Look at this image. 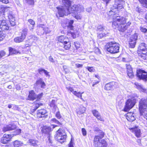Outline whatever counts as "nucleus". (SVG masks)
Wrapping results in <instances>:
<instances>
[{"label": "nucleus", "mask_w": 147, "mask_h": 147, "mask_svg": "<svg viewBox=\"0 0 147 147\" xmlns=\"http://www.w3.org/2000/svg\"><path fill=\"white\" fill-rule=\"evenodd\" d=\"M62 3L65 7H56L60 17L67 15L70 13V11H75L80 12L83 11L84 7L82 5L78 4L71 5V2L69 0H63Z\"/></svg>", "instance_id": "obj_1"}, {"label": "nucleus", "mask_w": 147, "mask_h": 147, "mask_svg": "<svg viewBox=\"0 0 147 147\" xmlns=\"http://www.w3.org/2000/svg\"><path fill=\"white\" fill-rule=\"evenodd\" d=\"M9 8L3 7L0 8V17L7 18L9 20L10 24L12 26L15 25V20L12 11L9 9Z\"/></svg>", "instance_id": "obj_2"}, {"label": "nucleus", "mask_w": 147, "mask_h": 147, "mask_svg": "<svg viewBox=\"0 0 147 147\" xmlns=\"http://www.w3.org/2000/svg\"><path fill=\"white\" fill-rule=\"evenodd\" d=\"M110 11L108 13V14L110 16H113V22H112V26L115 29L116 28H117L121 25V24H124L125 23L126 21L125 18L122 17H121L118 16H116V14H117L118 12L117 13L115 12L114 13H111L109 14Z\"/></svg>", "instance_id": "obj_3"}, {"label": "nucleus", "mask_w": 147, "mask_h": 147, "mask_svg": "<svg viewBox=\"0 0 147 147\" xmlns=\"http://www.w3.org/2000/svg\"><path fill=\"white\" fill-rule=\"evenodd\" d=\"M139 107L141 115L144 117L147 113V99L142 98L139 102Z\"/></svg>", "instance_id": "obj_4"}, {"label": "nucleus", "mask_w": 147, "mask_h": 147, "mask_svg": "<svg viewBox=\"0 0 147 147\" xmlns=\"http://www.w3.org/2000/svg\"><path fill=\"white\" fill-rule=\"evenodd\" d=\"M107 50L111 53H115L119 52V45L114 42H109L107 45Z\"/></svg>", "instance_id": "obj_5"}, {"label": "nucleus", "mask_w": 147, "mask_h": 147, "mask_svg": "<svg viewBox=\"0 0 147 147\" xmlns=\"http://www.w3.org/2000/svg\"><path fill=\"white\" fill-rule=\"evenodd\" d=\"M123 0H115L114 4L110 11L109 14H110L111 13L113 12V13L115 12L117 13L118 12V11L122 9L123 8V5L124 3Z\"/></svg>", "instance_id": "obj_6"}, {"label": "nucleus", "mask_w": 147, "mask_h": 147, "mask_svg": "<svg viewBox=\"0 0 147 147\" xmlns=\"http://www.w3.org/2000/svg\"><path fill=\"white\" fill-rule=\"evenodd\" d=\"M28 31V30L26 28L24 29L21 32V36L16 37L14 38V41L16 43H20L23 42L26 37Z\"/></svg>", "instance_id": "obj_7"}, {"label": "nucleus", "mask_w": 147, "mask_h": 147, "mask_svg": "<svg viewBox=\"0 0 147 147\" xmlns=\"http://www.w3.org/2000/svg\"><path fill=\"white\" fill-rule=\"evenodd\" d=\"M134 98L135 97L133 98ZM136 101L135 98H133L132 99H128L126 102L124 108V111H127L131 109L135 105Z\"/></svg>", "instance_id": "obj_8"}, {"label": "nucleus", "mask_w": 147, "mask_h": 147, "mask_svg": "<svg viewBox=\"0 0 147 147\" xmlns=\"http://www.w3.org/2000/svg\"><path fill=\"white\" fill-rule=\"evenodd\" d=\"M52 129L50 126H45L44 127L42 130L43 133L45 134H46L48 135L47 138L50 144L49 145H51V144H52V141L51 139L52 137L51 136V134H50L51 131L52 130Z\"/></svg>", "instance_id": "obj_9"}, {"label": "nucleus", "mask_w": 147, "mask_h": 147, "mask_svg": "<svg viewBox=\"0 0 147 147\" xmlns=\"http://www.w3.org/2000/svg\"><path fill=\"white\" fill-rule=\"evenodd\" d=\"M137 75L139 79H142L145 82L147 81V73L145 71L139 69L137 72Z\"/></svg>", "instance_id": "obj_10"}, {"label": "nucleus", "mask_w": 147, "mask_h": 147, "mask_svg": "<svg viewBox=\"0 0 147 147\" xmlns=\"http://www.w3.org/2000/svg\"><path fill=\"white\" fill-rule=\"evenodd\" d=\"M138 37V34L136 33L130 37L129 43L130 47L133 48L135 47Z\"/></svg>", "instance_id": "obj_11"}, {"label": "nucleus", "mask_w": 147, "mask_h": 147, "mask_svg": "<svg viewBox=\"0 0 147 147\" xmlns=\"http://www.w3.org/2000/svg\"><path fill=\"white\" fill-rule=\"evenodd\" d=\"M118 84L114 82H112L107 84L105 86V89L107 90H110L111 89L117 87Z\"/></svg>", "instance_id": "obj_12"}, {"label": "nucleus", "mask_w": 147, "mask_h": 147, "mask_svg": "<svg viewBox=\"0 0 147 147\" xmlns=\"http://www.w3.org/2000/svg\"><path fill=\"white\" fill-rule=\"evenodd\" d=\"M46 111L42 109L37 111L36 116L37 118H45L47 116Z\"/></svg>", "instance_id": "obj_13"}, {"label": "nucleus", "mask_w": 147, "mask_h": 147, "mask_svg": "<svg viewBox=\"0 0 147 147\" xmlns=\"http://www.w3.org/2000/svg\"><path fill=\"white\" fill-rule=\"evenodd\" d=\"M63 48L66 50H68L71 46V43L69 42V40L67 37L64 36L63 42Z\"/></svg>", "instance_id": "obj_14"}, {"label": "nucleus", "mask_w": 147, "mask_h": 147, "mask_svg": "<svg viewBox=\"0 0 147 147\" xmlns=\"http://www.w3.org/2000/svg\"><path fill=\"white\" fill-rule=\"evenodd\" d=\"M35 85L36 86H40L41 88H45L46 86V84L43 81L42 78H38L36 81Z\"/></svg>", "instance_id": "obj_15"}, {"label": "nucleus", "mask_w": 147, "mask_h": 147, "mask_svg": "<svg viewBox=\"0 0 147 147\" xmlns=\"http://www.w3.org/2000/svg\"><path fill=\"white\" fill-rule=\"evenodd\" d=\"M130 129L132 132L134 134L135 136L137 138L140 136L141 134L140 130L138 127H136L134 128H131Z\"/></svg>", "instance_id": "obj_16"}, {"label": "nucleus", "mask_w": 147, "mask_h": 147, "mask_svg": "<svg viewBox=\"0 0 147 147\" xmlns=\"http://www.w3.org/2000/svg\"><path fill=\"white\" fill-rule=\"evenodd\" d=\"M42 105V104L40 103L38 101H36V102H34L32 108L31 109V114H32V113H33L39 106Z\"/></svg>", "instance_id": "obj_17"}, {"label": "nucleus", "mask_w": 147, "mask_h": 147, "mask_svg": "<svg viewBox=\"0 0 147 147\" xmlns=\"http://www.w3.org/2000/svg\"><path fill=\"white\" fill-rule=\"evenodd\" d=\"M16 127V125L14 124H10L4 127L3 129V131L5 132L7 131L13 130Z\"/></svg>", "instance_id": "obj_18"}, {"label": "nucleus", "mask_w": 147, "mask_h": 147, "mask_svg": "<svg viewBox=\"0 0 147 147\" xmlns=\"http://www.w3.org/2000/svg\"><path fill=\"white\" fill-rule=\"evenodd\" d=\"M126 117L127 120L130 121L132 122L135 119L134 113H128L126 115Z\"/></svg>", "instance_id": "obj_19"}, {"label": "nucleus", "mask_w": 147, "mask_h": 147, "mask_svg": "<svg viewBox=\"0 0 147 147\" xmlns=\"http://www.w3.org/2000/svg\"><path fill=\"white\" fill-rule=\"evenodd\" d=\"M29 95L28 96V100H34L37 97V95L35 94L33 90L30 91L29 92Z\"/></svg>", "instance_id": "obj_20"}, {"label": "nucleus", "mask_w": 147, "mask_h": 147, "mask_svg": "<svg viewBox=\"0 0 147 147\" xmlns=\"http://www.w3.org/2000/svg\"><path fill=\"white\" fill-rule=\"evenodd\" d=\"M67 135L65 131L64 130H62L61 129H59L57 132L56 134L55 135V139L57 138V137L59 136H65Z\"/></svg>", "instance_id": "obj_21"}, {"label": "nucleus", "mask_w": 147, "mask_h": 147, "mask_svg": "<svg viewBox=\"0 0 147 147\" xmlns=\"http://www.w3.org/2000/svg\"><path fill=\"white\" fill-rule=\"evenodd\" d=\"M38 26L39 27L40 29L43 30V31L41 33L42 34H43L44 33L47 34L49 32L48 28L47 27H45V26L44 24H38Z\"/></svg>", "instance_id": "obj_22"}, {"label": "nucleus", "mask_w": 147, "mask_h": 147, "mask_svg": "<svg viewBox=\"0 0 147 147\" xmlns=\"http://www.w3.org/2000/svg\"><path fill=\"white\" fill-rule=\"evenodd\" d=\"M146 45L144 43L140 44L138 47V50L143 51H147V49L146 48Z\"/></svg>", "instance_id": "obj_23"}, {"label": "nucleus", "mask_w": 147, "mask_h": 147, "mask_svg": "<svg viewBox=\"0 0 147 147\" xmlns=\"http://www.w3.org/2000/svg\"><path fill=\"white\" fill-rule=\"evenodd\" d=\"M107 145L106 142L104 139H102L100 142H99L97 145H95V147H106Z\"/></svg>", "instance_id": "obj_24"}, {"label": "nucleus", "mask_w": 147, "mask_h": 147, "mask_svg": "<svg viewBox=\"0 0 147 147\" xmlns=\"http://www.w3.org/2000/svg\"><path fill=\"white\" fill-rule=\"evenodd\" d=\"M86 109V108L84 107L83 105H81L80 106L79 108L77 109L76 112L78 114L81 115L85 112Z\"/></svg>", "instance_id": "obj_25"}, {"label": "nucleus", "mask_w": 147, "mask_h": 147, "mask_svg": "<svg viewBox=\"0 0 147 147\" xmlns=\"http://www.w3.org/2000/svg\"><path fill=\"white\" fill-rule=\"evenodd\" d=\"M38 71L39 73L41 75H42L43 73H44L46 76H48L49 77L50 76L49 72L47 70L43 69L40 68L38 70Z\"/></svg>", "instance_id": "obj_26"}, {"label": "nucleus", "mask_w": 147, "mask_h": 147, "mask_svg": "<svg viewBox=\"0 0 147 147\" xmlns=\"http://www.w3.org/2000/svg\"><path fill=\"white\" fill-rule=\"evenodd\" d=\"M84 11V9H83V11H81V12H79L76 11H73V12L70 11L71 13H75L76 14H75L74 16L75 18H76L77 20H80L81 19L82 16L81 14H80V13H81L82 12H83Z\"/></svg>", "instance_id": "obj_27"}, {"label": "nucleus", "mask_w": 147, "mask_h": 147, "mask_svg": "<svg viewBox=\"0 0 147 147\" xmlns=\"http://www.w3.org/2000/svg\"><path fill=\"white\" fill-rule=\"evenodd\" d=\"M67 138V135L65 136H59L57 138L55 139L57 141H58L61 144H62L63 142H65Z\"/></svg>", "instance_id": "obj_28"}, {"label": "nucleus", "mask_w": 147, "mask_h": 147, "mask_svg": "<svg viewBox=\"0 0 147 147\" xmlns=\"http://www.w3.org/2000/svg\"><path fill=\"white\" fill-rule=\"evenodd\" d=\"M13 145L15 147H19L23 146V142L19 141L18 140H16L13 142Z\"/></svg>", "instance_id": "obj_29"}, {"label": "nucleus", "mask_w": 147, "mask_h": 147, "mask_svg": "<svg viewBox=\"0 0 147 147\" xmlns=\"http://www.w3.org/2000/svg\"><path fill=\"white\" fill-rule=\"evenodd\" d=\"M29 142L30 145L34 146H37L38 143V141L32 139H29Z\"/></svg>", "instance_id": "obj_30"}, {"label": "nucleus", "mask_w": 147, "mask_h": 147, "mask_svg": "<svg viewBox=\"0 0 147 147\" xmlns=\"http://www.w3.org/2000/svg\"><path fill=\"white\" fill-rule=\"evenodd\" d=\"M9 51L10 55L16 54L19 53V52L17 50L11 47H9Z\"/></svg>", "instance_id": "obj_31"}, {"label": "nucleus", "mask_w": 147, "mask_h": 147, "mask_svg": "<svg viewBox=\"0 0 147 147\" xmlns=\"http://www.w3.org/2000/svg\"><path fill=\"white\" fill-rule=\"evenodd\" d=\"M28 22L31 25L29 26V29L30 30H33L35 24V22L32 19H29L28 20Z\"/></svg>", "instance_id": "obj_32"}, {"label": "nucleus", "mask_w": 147, "mask_h": 147, "mask_svg": "<svg viewBox=\"0 0 147 147\" xmlns=\"http://www.w3.org/2000/svg\"><path fill=\"white\" fill-rule=\"evenodd\" d=\"M137 88L140 91H142L144 92H146V89L143 87V86L138 84H135Z\"/></svg>", "instance_id": "obj_33"}, {"label": "nucleus", "mask_w": 147, "mask_h": 147, "mask_svg": "<svg viewBox=\"0 0 147 147\" xmlns=\"http://www.w3.org/2000/svg\"><path fill=\"white\" fill-rule=\"evenodd\" d=\"M55 100H52L50 105V107L54 110V112L55 111L57 108V106L55 105Z\"/></svg>", "instance_id": "obj_34"}, {"label": "nucleus", "mask_w": 147, "mask_h": 147, "mask_svg": "<svg viewBox=\"0 0 147 147\" xmlns=\"http://www.w3.org/2000/svg\"><path fill=\"white\" fill-rule=\"evenodd\" d=\"M100 137L98 136H95L94 140V146H95V145H96L98 144L99 142H100V141L99 140Z\"/></svg>", "instance_id": "obj_35"}, {"label": "nucleus", "mask_w": 147, "mask_h": 147, "mask_svg": "<svg viewBox=\"0 0 147 147\" xmlns=\"http://www.w3.org/2000/svg\"><path fill=\"white\" fill-rule=\"evenodd\" d=\"M3 17H0V27H1V26H3L7 24L5 20H4Z\"/></svg>", "instance_id": "obj_36"}, {"label": "nucleus", "mask_w": 147, "mask_h": 147, "mask_svg": "<svg viewBox=\"0 0 147 147\" xmlns=\"http://www.w3.org/2000/svg\"><path fill=\"white\" fill-rule=\"evenodd\" d=\"M144 52H146L145 53H144L143 52H142L140 54V56L143 59L145 60L147 59V51H144Z\"/></svg>", "instance_id": "obj_37"}, {"label": "nucleus", "mask_w": 147, "mask_h": 147, "mask_svg": "<svg viewBox=\"0 0 147 147\" xmlns=\"http://www.w3.org/2000/svg\"><path fill=\"white\" fill-rule=\"evenodd\" d=\"M83 93V92L81 93L80 92H77L76 91L73 92V94L75 96H76L78 98H80L81 99H82V94Z\"/></svg>", "instance_id": "obj_38"}, {"label": "nucleus", "mask_w": 147, "mask_h": 147, "mask_svg": "<svg viewBox=\"0 0 147 147\" xmlns=\"http://www.w3.org/2000/svg\"><path fill=\"white\" fill-rule=\"evenodd\" d=\"M143 6L147 8V0H138Z\"/></svg>", "instance_id": "obj_39"}, {"label": "nucleus", "mask_w": 147, "mask_h": 147, "mask_svg": "<svg viewBox=\"0 0 147 147\" xmlns=\"http://www.w3.org/2000/svg\"><path fill=\"white\" fill-rule=\"evenodd\" d=\"M74 23V21L73 20H71L70 21L68 25L67 26V28L70 30H72L73 28V26L72 25Z\"/></svg>", "instance_id": "obj_40"}, {"label": "nucleus", "mask_w": 147, "mask_h": 147, "mask_svg": "<svg viewBox=\"0 0 147 147\" xmlns=\"http://www.w3.org/2000/svg\"><path fill=\"white\" fill-rule=\"evenodd\" d=\"M92 112L93 115L96 117H98V116L100 115V114L99 113L98 111L94 109L92 110Z\"/></svg>", "instance_id": "obj_41"}, {"label": "nucleus", "mask_w": 147, "mask_h": 147, "mask_svg": "<svg viewBox=\"0 0 147 147\" xmlns=\"http://www.w3.org/2000/svg\"><path fill=\"white\" fill-rule=\"evenodd\" d=\"M11 135L9 134H4L3 137L5 138L7 141H9L11 138L12 136Z\"/></svg>", "instance_id": "obj_42"}, {"label": "nucleus", "mask_w": 147, "mask_h": 147, "mask_svg": "<svg viewBox=\"0 0 147 147\" xmlns=\"http://www.w3.org/2000/svg\"><path fill=\"white\" fill-rule=\"evenodd\" d=\"M125 24H122V25L121 26V30L122 32H124L127 28L128 26L125 25Z\"/></svg>", "instance_id": "obj_43"}, {"label": "nucleus", "mask_w": 147, "mask_h": 147, "mask_svg": "<svg viewBox=\"0 0 147 147\" xmlns=\"http://www.w3.org/2000/svg\"><path fill=\"white\" fill-rule=\"evenodd\" d=\"M0 28L2 30L4 31L6 30H8L9 29V27L8 24H7L5 26H1V27H0Z\"/></svg>", "instance_id": "obj_44"}, {"label": "nucleus", "mask_w": 147, "mask_h": 147, "mask_svg": "<svg viewBox=\"0 0 147 147\" xmlns=\"http://www.w3.org/2000/svg\"><path fill=\"white\" fill-rule=\"evenodd\" d=\"M126 66L127 69V71H132V69L131 65L129 63H127L126 64Z\"/></svg>", "instance_id": "obj_45"}, {"label": "nucleus", "mask_w": 147, "mask_h": 147, "mask_svg": "<svg viewBox=\"0 0 147 147\" xmlns=\"http://www.w3.org/2000/svg\"><path fill=\"white\" fill-rule=\"evenodd\" d=\"M51 123H54L58 124V125H60V123L55 118H53L51 119Z\"/></svg>", "instance_id": "obj_46"}, {"label": "nucleus", "mask_w": 147, "mask_h": 147, "mask_svg": "<svg viewBox=\"0 0 147 147\" xmlns=\"http://www.w3.org/2000/svg\"><path fill=\"white\" fill-rule=\"evenodd\" d=\"M26 3L30 5H34V0H26Z\"/></svg>", "instance_id": "obj_47"}, {"label": "nucleus", "mask_w": 147, "mask_h": 147, "mask_svg": "<svg viewBox=\"0 0 147 147\" xmlns=\"http://www.w3.org/2000/svg\"><path fill=\"white\" fill-rule=\"evenodd\" d=\"M74 45L76 48V50H77L80 47V43L78 42H74Z\"/></svg>", "instance_id": "obj_48"}, {"label": "nucleus", "mask_w": 147, "mask_h": 147, "mask_svg": "<svg viewBox=\"0 0 147 147\" xmlns=\"http://www.w3.org/2000/svg\"><path fill=\"white\" fill-rule=\"evenodd\" d=\"M86 69H88L89 71L91 72H94L95 71L93 67H87Z\"/></svg>", "instance_id": "obj_49"}, {"label": "nucleus", "mask_w": 147, "mask_h": 147, "mask_svg": "<svg viewBox=\"0 0 147 147\" xmlns=\"http://www.w3.org/2000/svg\"><path fill=\"white\" fill-rule=\"evenodd\" d=\"M140 31L144 33L146 32H147V29L145 27L142 26H141L140 27Z\"/></svg>", "instance_id": "obj_50"}, {"label": "nucleus", "mask_w": 147, "mask_h": 147, "mask_svg": "<svg viewBox=\"0 0 147 147\" xmlns=\"http://www.w3.org/2000/svg\"><path fill=\"white\" fill-rule=\"evenodd\" d=\"M64 39V36H60L58 38V41L61 43H63V39Z\"/></svg>", "instance_id": "obj_51"}, {"label": "nucleus", "mask_w": 147, "mask_h": 147, "mask_svg": "<svg viewBox=\"0 0 147 147\" xmlns=\"http://www.w3.org/2000/svg\"><path fill=\"white\" fill-rule=\"evenodd\" d=\"M8 142L3 137L1 139V143L3 144H6Z\"/></svg>", "instance_id": "obj_52"}, {"label": "nucleus", "mask_w": 147, "mask_h": 147, "mask_svg": "<svg viewBox=\"0 0 147 147\" xmlns=\"http://www.w3.org/2000/svg\"><path fill=\"white\" fill-rule=\"evenodd\" d=\"M4 34H3L2 32L0 31V41L2 40L4 38L5 36Z\"/></svg>", "instance_id": "obj_53"}, {"label": "nucleus", "mask_w": 147, "mask_h": 147, "mask_svg": "<svg viewBox=\"0 0 147 147\" xmlns=\"http://www.w3.org/2000/svg\"><path fill=\"white\" fill-rule=\"evenodd\" d=\"M43 96V93H41V94H39L37 95V97L36 98L37 99L36 101H38L40 98L42 97Z\"/></svg>", "instance_id": "obj_54"}, {"label": "nucleus", "mask_w": 147, "mask_h": 147, "mask_svg": "<svg viewBox=\"0 0 147 147\" xmlns=\"http://www.w3.org/2000/svg\"><path fill=\"white\" fill-rule=\"evenodd\" d=\"M105 35V34L104 33H101L99 34L97 36L98 38H101L103 37Z\"/></svg>", "instance_id": "obj_55"}, {"label": "nucleus", "mask_w": 147, "mask_h": 147, "mask_svg": "<svg viewBox=\"0 0 147 147\" xmlns=\"http://www.w3.org/2000/svg\"><path fill=\"white\" fill-rule=\"evenodd\" d=\"M67 89L69 91H70L71 92H72L73 93V92H74V89L72 87L70 86H67L66 87Z\"/></svg>", "instance_id": "obj_56"}, {"label": "nucleus", "mask_w": 147, "mask_h": 147, "mask_svg": "<svg viewBox=\"0 0 147 147\" xmlns=\"http://www.w3.org/2000/svg\"><path fill=\"white\" fill-rule=\"evenodd\" d=\"M104 29L103 27L101 26L100 25L98 26L97 30L98 31H103Z\"/></svg>", "instance_id": "obj_57"}, {"label": "nucleus", "mask_w": 147, "mask_h": 147, "mask_svg": "<svg viewBox=\"0 0 147 147\" xmlns=\"http://www.w3.org/2000/svg\"><path fill=\"white\" fill-rule=\"evenodd\" d=\"M99 133L100 136H99L100 137V138L101 139L104 137V133L103 132L101 131H100Z\"/></svg>", "instance_id": "obj_58"}, {"label": "nucleus", "mask_w": 147, "mask_h": 147, "mask_svg": "<svg viewBox=\"0 0 147 147\" xmlns=\"http://www.w3.org/2000/svg\"><path fill=\"white\" fill-rule=\"evenodd\" d=\"M56 117L58 119H60L61 118V116L59 111L57 112L56 114Z\"/></svg>", "instance_id": "obj_59"}, {"label": "nucleus", "mask_w": 147, "mask_h": 147, "mask_svg": "<svg viewBox=\"0 0 147 147\" xmlns=\"http://www.w3.org/2000/svg\"><path fill=\"white\" fill-rule=\"evenodd\" d=\"M127 72L128 76L130 78H131L133 77L132 71H127Z\"/></svg>", "instance_id": "obj_60"}, {"label": "nucleus", "mask_w": 147, "mask_h": 147, "mask_svg": "<svg viewBox=\"0 0 147 147\" xmlns=\"http://www.w3.org/2000/svg\"><path fill=\"white\" fill-rule=\"evenodd\" d=\"M5 55V53L3 51H1L0 52V58L4 56Z\"/></svg>", "instance_id": "obj_61"}, {"label": "nucleus", "mask_w": 147, "mask_h": 147, "mask_svg": "<svg viewBox=\"0 0 147 147\" xmlns=\"http://www.w3.org/2000/svg\"><path fill=\"white\" fill-rule=\"evenodd\" d=\"M49 61L52 63H54V60L52 57L50 56L49 57Z\"/></svg>", "instance_id": "obj_62"}, {"label": "nucleus", "mask_w": 147, "mask_h": 147, "mask_svg": "<svg viewBox=\"0 0 147 147\" xmlns=\"http://www.w3.org/2000/svg\"><path fill=\"white\" fill-rule=\"evenodd\" d=\"M82 134L84 136H85L86 135V132L85 129L84 128L82 129Z\"/></svg>", "instance_id": "obj_63"}, {"label": "nucleus", "mask_w": 147, "mask_h": 147, "mask_svg": "<svg viewBox=\"0 0 147 147\" xmlns=\"http://www.w3.org/2000/svg\"><path fill=\"white\" fill-rule=\"evenodd\" d=\"M68 147H74L73 142L71 140L68 144Z\"/></svg>", "instance_id": "obj_64"}]
</instances>
